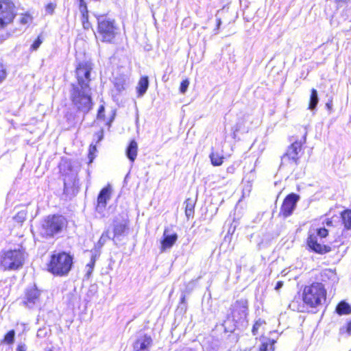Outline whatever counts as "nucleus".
I'll use <instances>...</instances> for the list:
<instances>
[{
    "instance_id": "nucleus-32",
    "label": "nucleus",
    "mask_w": 351,
    "mask_h": 351,
    "mask_svg": "<svg viewBox=\"0 0 351 351\" xmlns=\"http://www.w3.org/2000/svg\"><path fill=\"white\" fill-rule=\"evenodd\" d=\"M57 7L56 2H49L45 5V14L47 15H52L55 12Z\"/></svg>"
},
{
    "instance_id": "nucleus-46",
    "label": "nucleus",
    "mask_w": 351,
    "mask_h": 351,
    "mask_svg": "<svg viewBox=\"0 0 351 351\" xmlns=\"http://www.w3.org/2000/svg\"><path fill=\"white\" fill-rule=\"evenodd\" d=\"M326 107H327V108H328L329 110H332V104H331V103H330H330H327V104H326Z\"/></svg>"
},
{
    "instance_id": "nucleus-12",
    "label": "nucleus",
    "mask_w": 351,
    "mask_h": 351,
    "mask_svg": "<svg viewBox=\"0 0 351 351\" xmlns=\"http://www.w3.org/2000/svg\"><path fill=\"white\" fill-rule=\"evenodd\" d=\"M41 291L36 286L28 287L25 290L23 304L27 308H33L40 303Z\"/></svg>"
},
{
    "instance_id": "nucleus-5",
    "label": "nucleus",
    "mask_w": 351,
    "mask_h": 351,
    "mask_svg": "<svg viewBox=\"0 0 351 351\" xmlns=\"http://www.w3.org/2000/svg\"><path fill=\"white\" fill-rule=\"evenodd\" d=\"M97 32L101 41L112 43L117 34L118 27L114 19L107 16V14H96Z\"/></svg>"
},
{
    "instance_id": "nucleus-18",
    "label": "nucleus",
    "mask_w": 351,
    "mask_h": 351,
    "mask_svg": "<svg viewBox=\"0 0 351 351\" xmlns=\"http://www.w3.org/2000/svg\"><path fill=\"white\" fill-rule=\"evenodd\" d=\"M152 344V339L148 335H143L137 338L133 344L134 351H144Z\"/></svg>"
},
{
    "instance_id": "nucleus-39",
    "label": "nucleus",
    "mask_w": 351,
    "mask_h": 351,
    "mask_svg": "<svg viewBox=\"0 0 351 351\" xmlns=\"http://www.w3.org/2000/svg\"><path fill=\"white\" fill-rule=\"evenodd\" d=\"M79 10L88 9L87 3L85 0H77Z\"/></svg>"
},
{
    "instance_id": "nucleus-2",
    "label": "nucleus",
    "mask_w": 351,
    "mask_h": 351,
    "mask_svg": "<svg viewBox=\"0 0 351 351\" xmlns=\"http://www.w3.org/2000/svg\"><path fill=\"white\" fill-rule=\"evenodd\" d=\"M74 266V256L70 252L53 251L46 263V270L55 277H66Z\"/></svg>"
},
{
    "instance_id": "nucleus-26",
    "label": "nucleus",
    "mask_w": 351,
    "mask_h": 351,
    "mask_svg": "<svg viewBox=\"0 0 351 351\" xmlns=\"http://www.w3.org/2000/svg\"><path fill=\"white\" fill-rule=\"evenodd\" d=\"M210 159L213 166H220L223 162L224 157L217 152H212L210 154Z\"/></svg>"
},
{
    "instance_id": "nucleus-33",
    "label": "nucleus",
    "mask_w": 351,
    "mask_h": 351,
    "mask_svg": "<svg viewBox=\"0 0 351 351\" xmlns=\"http://www.w3.org/2000/svg\"><path fill=\"white\" fill-rule=\"evenodd\" d=\"M8 76V69L6 65L0 61V84L5 80Z\"/></svg>"
},
{
    "instance_id": "nucleus-25",
    "label": "nucleus",
    "mask_w": 351,
    "mask_h": 351,
    "mask_svg": "<svg viewBox=\"0 0 351 351\" xmlns=\"http://www.w3.org/2000/svg\"><path fill=\"white\" fill-rule=\"evenodd\" d=\"M318 103V95L317 91L315 88H312L311 90V95H310V99L308 102V108L309 110H314Z\"/></svg>"
},
{
    "instance_id": "nucleus-9",
    "label": "nucleus",
    "mask_w": 351,
    "mask_h": 351,
    "mask_svg": "<svg viewBox=\"0 0 351 351\" xmlns=\"http://www.w3.org/2000/svg\"><path fill=\"white\" fill-rule=\"evenodd\" d=\"M16 16L14 3L12 0H0V32L12 25Z\"/></svg>"
},
{
    "instance_id": "nucleus-43",
    "label": "nucleus",
    "mask_w": 351,
    "mask_h": 351,
    "mask_svg": "<svg viewBox=\"0 0 351 351\" xmlns=\"http://www.w3.org/2000/svg\"><path fill=\"white\" fill-rule=\"evenodd\" d=\"M350 0H335L337 4L339 5L341 3H346L349 2Z\"/></svg>"
},
{
    "instance_id": "nucleus-47",
    "label": "nucleus",
    "mask_w": 351,
    "mask_h": 351,
    "mask_svg": "<svg viewBox=\"0 0 351 351\" xmlns=\"http://www.w3.org/2000/svg\"><path fill=\"white\" fill-rule=\"evenodd\" d=\"M112 119H113V117H112V119L110 120V121L108 122V125L110 126V123L112 121Z\"/></svg>"
},
{
    "instance_id": "nucleus-10",
    "label": "nucleus",
    "mask_w": 351,
    "mask_h": 351,
    "mask_svg": "<svg viewBox=\"0 0 351 351\" xmlns=\"http://www.w3.org/2000/svg\"><path fill=\"white\" fill-rule=\"evenodd\" d=\"M248 300L245 298L237 299L230 307L228 317L238 322L245 319L248 315Z\"/></svg>"
},
{
    "instance_id": "nucleus-22",
    "label": "nucleus",
    "mask_w": 351,
    "mask_h": 351,
    "mask_svg": "<svg viewBox=\"0 0 351 351\" xmlns=\"http://www.w3.org/2000/svg\"><path fill=\"white\" fill-rule=\"evenodd\" d=\"M335 312L339 315H349L351 313V306L342 300L336 306Z\"/></svg>"
},
{
    "instance_id": "nucleus-6",
    "label": "nucleus",
    "mask_w": 351,
    "mask_h": 351,
    "mask_svg": "<svg viewBox=\"0 0 351 351\" xmlns=\"http://www.w3.org/2000/svg\"><path fill=\"white\" fill-rule=\"evenodd\" d=\"M91 88H82L75 84H71L70 99L76 110L87 113L93 107Z\"/></svg>"
},
{
    "instance_id": "nucleus-4",
    "label": "nucleus",
    "mask_w": 351,
    "mask_h": 351,
    "mask_svg": "<svg viewBox=\"0 0 351 351\" xmlns=\"http://www.w3.org/2000/svg\"><path fill=\"white\" fill-rule=\"evenodd\" d=\"M329 230L324 227L317 228L313 232H308L306 239V247L309 252L319 255L328 254L332 250L330 244L325 243L324 239L329 236Z\"/></svg>"
},
{
    "instance_id": "nucleus-16",
    "label": "nucleus",
    "mask_w": 351,
    "mask_h": 351,
    "mask_svg": "<svg viewBox=\"0 0 351 351\" xmlns=\"http://www.w3.org/2000/svg\"><path fill=\"white\" fill-rule=\"evenodd\" d=\"M168 232L169 230L167 228L164 230L163 235L160 241V251L162 253L171 249L178 240V237L176 233L169 234Z\"/></svg>"
},
{
    "instance_id": "nucleus-48",
    "label": "nucleus",
    "mask_w": 351,
    "mask_h": 351,
    "mask_svg": "<svg viewBox=\"0 0 351 351\" xmlns=\"http://www.w3.org/2000/svg\"><path fill=\"white\" fill-rule=\"evenodd\" d=\"M47 351H53V350H51V349H49V350H47Z\"/></svg>"
},
{
    "instance_id": "nucleus-27",
    "label": "nucleus",
    "mask_w": 351,
    "mask_h": 351,
    "mask_svg": "<svg viewBox=\"0 0 351 351\" xmlns=\"http://www.w3.org/2000/svg\"><path fill=\"white\" fill-rule=\"evenodd\" d=\"M33 19L32 15L29 12H25L21 14L19 23L22 25H29L32 22Z\"/></svg>"
},
{
    "instance_id": "nucleus-8",
    "label": "nucleus",
    "mask_w": 351,
    "mask_h": 351,
    "mask_svg": "<svg viewBox=\"0 0 351 351\" xmlns=\"http://www.w3.org/2000/svg\"><path fill=\"white\" fill-rule=\"evenodd\" d=\"M93 69V63L90 61H82L77 63L75 69V77L76 85L82 88H91V72Z\"/></svg>"
},
{
    "instance_id": "nucleus-35",
    "label": "nucleus",
    "mask_w": 351,
    "mask_h": 351,
    "mask_svg": "<svg viewBox=\"0 0 351 351\" xmlns=\"http://www.w3.org/2000/svg\"><path fill=\"white\" fill-rule=\"evenodd\" d=\"M95 262H96V256L93 255L90 258V261L86 265V267L88 268V270L87 271V276L88 277L91 275V274L93 271V269L95 265Z\"/></svg>"
},
{
    "instance_id": "nucleus-1",
    "label": "nucleus",
    "mask_w": 351,
    "mask_h": 351,
    "mask_svg": "<svg viewBox=\"0 0 351 351\" xmlns=\"http://www.w3.org/2000/svg\"><path fill=\"white\" fill-rule=\"evenodd\" d=\"M334 276L332 270L325 269L319 273V281H314L303 286L301 300L293 298L289 306L294 311L306 313L308 309H316L322 306L327 299V289L325 283Z\"/></svg>"
},
{
    "instance_id": "nucleus-14",
    "label": "nucleus",
    "mask_w": 351,
    "mask_h": 351,
    "mask_svg": "<svg viewBox=\"0 0 351 351\" xmlns=\"http://www.w3.org/2000/svg\"><path fill=\"white\" fill-rule=\"evenodd\" d=\"M339 217L343 226L341 237L343 238L351 237V208H346L341 211Z\"/></svg>"
},
{
    "instance_id": "nucleus-11",
    "label": "nucleus",
    "mask_w": 351,
    "mask_h": 351,
    "mask_svg": "<svg viewBox=\"0 0 351 351\" xmlns=\"http://www.w3.org/2000/svg\"><path fill=\"white\" fill-rule=\"evenodd\" d=\"M300 199V196L295 193H291L286 195L280 206L279 216H282L283 218L291 216Z\"/></svg>"
},
{
    "instance_id": "nucleus-21",
    "label": "nucleus",
    "mask_w": 351,
    "mask_h": 351,
    "mask_svg": "<svg viewBox=\"0 0 351 351\" xmlns=\"http://www.w3.org/2000/svg\"><path fill=\"white\" fill-rule=\"evenodd\" d=\"M149 86V78L147 76H141L136 87L138 97L143 96L147 91Z\"/></svg>"
},
{
    "instance_id": "nucleus-3",
    "label": "nucleus",
    "mask_w": 351,
    "mask_h": 351,
    "mask_svg": "<svg viewBox=\"0 0 351 351\" xmlns=\"http://www.w3.org/2000/svg\"><path fill=\"white\" fill-rule=\"evenodd\" d=\"M68 223L67 219L61 214L48 215L41 221L38 227V234L43 239L53 238L65 231Z\"/></svg>"
},
{
    "instance_id": "nucleus-28",
    "label": "nucleus",
    "mask_w": 351,
    "mask_h": 351,
    "mask_svg": "<svg viewBox=\"0 0 351 351\" xmlns=\"http://www.w3.org/2000/svg\"><path fill=\"white\" fill-rule=\"evenodd\" d=\"M43 42V36L40 34L38 35V36L35 38V40L31 44V45L29 47V51L32 52V51H36L40 47V46L41 45Z\"/></svg>"
},
{
    "instance_id": "nucleus-44",
    "label": "nucleus",
    "mask_w": 351,
    "mask_h": 351,
    "mask_svg": "<svg viewBox=\"0 0 351 351\" xmlns=\"http://www.w3.org/2000/svg\"><path fill=\"white\" fill-rule=\"evenodd\" d=\"M216 21H217L216 28L219 29L220 25L221 24V20L220 18H218V19H217Z\"/></svg>"
},
{
    "instance_id": "nucleus-24",
    "label": "nucleus",
    "mask_w": 351,
    "mask_h": 351,
    "mask_svg": "<svg viewBox=\"0 0 351 351\" xmlns=\"http://www.w3.org/2000/svg\"><path fill=\"white\" fill-rule=\"evenodd\" d=\"M276 340L269 339L267 341L262 342L258 351H274Z\"/></svg>"
},
{
    "instance_id": "nucleus-20",
    "label": "nucleus",
    "mask_w": 351,
    "mask_h": 351,
    "mask_svg": "<svg viewBox=\"0 0 351 351\" xmlns=\"http://www.w3.org/2000/svg\"><path fill=\"white\" fill-rule=\"evenodd\" d=\"M125 154L128 158L132 162L136 160L138 154V143L134 139L130 141L129 145L125 149Z\"/></svg>"
},
{
    "instance_id": "nucleus-29",
    "label": "nucleus",
    "mask_w": 351,
    "mask_h": 351,
    "mask_svg": "<svg viewBox=\"0 0 351 351\" xmlns=\"http://www.w3.org/2000/svg\"><path fill=\"white\" fill-rule=\"evenodd\" d=\"M14 337L15 331L14 330H10L5 333L3 339H2V342L8 345L12 344L14 341Z\"/></svg>"
},
{
    "instance_id": "nucleus-23",
    "label": "nucleus",
    "mask_w": 351,
    "mask_h": 351,
    "mask_svg": "<svg viewBox=\"0 0 351 351\" xmlns=\"http://www.w3.org/2000/svg\"><path fill=\"white\" fill-rule=\"evenodd\" d=\"M81 13V21L82 24L85 29H88L92 27V24L89 21V14H88V10L85 9L82 10H80Z\"/></svg>"
},
{
    "instance_id": "nucleus-45",
    "label": "nucleus",
    "mask_w": 351,
    "mask_h": 351,
    "mask_svg": "<svg viewBox=\"0 0 351 351\" xmlns=\"http://www.w3.org/2000/svg\"><path fill=\"white\" fill-rule=\"evenodd\" d=\"M186 301V297L185 295H182L180 298V303H184Z\"/></svg>"
},
{
    "instance_id": "nucleus-13",
    "label": "nucleus",
    "mask_w": 351,
    "mask_h": 351,
    "mask_svg": "<svg viewBox=\"0 0 351 351\" xmlns=\"http://www.w3.org/2000/svg\"><path fill=\"white\" fill-rule=\"evenodd\" d=\"M302 142L295 141L290 145L284 157L289 162L298 164V160L302 154Z\"/></svg>"
},
{
    "instance_id": "nucleus-42",
    "label": "nucleus",
    "mask_w": 351,
    "mask_h": 351,
    "mask_svg": "<svg viewBox=\"0 0 351 351\" xmlns=\"http://www.w3.org/2000/svg\"><path fill=\"white\" fill-rule=\"evenodd\" d=\"M284 285V282L283 281H278L276 286H275V290L278 291L279 290L281 287H282V286Z\"/></svg>"
},
{
    "instance_id": "nucleus-37",
    "label": "nucleus",
    "mask_w": 351,
    "mask_h": 351,
    "mask_svg": "<svg viewBox=\"0 0 351 351\" xmlns=\"http://www.w3.org/2000/svg\"><path fill=\"white\" fill-rule=\"evenodd\" d=\"M189 85V80L188 79H184L180 82L179 90L182 94H184Z\"/></svg>"
},
{
    "instance_id": "nucleus-17",
    "label": "nucleus",
    "mask_w": 351,
    "mask_h": 351,
    "mask_svg": "<svg viewBox=\"0 0 351 351\" xmlns=\"http://www.w3.org/2000/svg\"><path fill=\"white\" fill-rule=\"evenodd\" d=\"M128 230V221H119L114 220L112 225V232L113 237L112 238L114 240L115 238H119L120 237H123L125 235Z\"/></svg>"
},
{
    "instance_id": "nucleus-19",
    "label": "nucleus",
    "mask_w": 351,
    "mask_h": 351,
    "mask_svg": "<svg viewBox=\"0 0 351 351\" xmlns=\"http://www.w3.org/2000/svg\"><path fill=\"white\" fill-rule=\"evenodd\" d=\"M184 213L187 220L193 219L195 215V208L196 200L191 197H188L184 201Z\"/></svg>"
},
{
    "instance_id": "nucleus-36",
    "label": "nucleus",
    "mask_w": 351,
    "mask_h": 351,
    "mask_svg": "<svg viewBox=\"0 0 351 351\" xmlns=\"http://www.w3.org/2000/svg\"><path fill=\"white\" fill-rule=\"evenodd\" d=\"M341 335H351V320L348 322L346 324L340 329Z\"/></svg>"
},
{
    "instance_id": "nucleus-31",
    "label": "nucleus",
    "mask_w": 351,
    "mask_h": 351,
    "mask_svg": "<svg viewBox=\"0 0 351 351\" xmlns=\"http://www.w3.org/2000/svg\"><path fill=\"white\" fill-rule=\"evenodd\" d=\"M266 324L265 321L261 319L256 320L252 328V333L253 335H256L258 333L259 329L261 326Z\"/></svg>"
},
{
    "instance_id": "nucleus-30",
    "label": "nucleus",
    "mask_w": 351,
    "mask_h": 351,
    "mask_svg": "<svg viewBox=\"0 0 351 351\" xmlns=\"http://www.w3.org/2000/svg\"><path fill=\"white\" fill-rule=\"evenodd\" d=\"M109 234V230H106L101 234L97 243L99 248L103 247L106 243V241L110 239Z\"/></svg>"
},
{
    "instance_id": "nucleus-7",
    "label": "nucleus",
    "mask_w": 351,
    "mask_h": 351,
    "mask_svg": "<svg viewBox=\"0 0 351 351\" xmlns=\"http://www.w3.org/2000/svg\"><path fill=\"white\" fill-rule=\"evenodd\" d=\"M25 263L23 248L3 250L0 252V267L3 271L17 270Z\"/></svg>"
},
{
    "instance_id": "nucleus-41",
    "label": "nucleus",
    "mask_w": 351,
    "mask_h": 351,
    "mask_svg": "<svg viewBox=\"0 0 351 351\" xmlns=\"http://www.w3.org/2000/svg\"><path fill=\"white\" fill-rule=\"evenodd\" d=\"M323 224H325L326 226H328V227H331L333 226V221H332V218H326L324 221V222L323 223Z\"/></svg>"
},
{
    "instance_id": "nucleus-34",
    "label": "nucleus",
    "mask_w": 351,
    "mask_h": 351,
    "mask_svg": "<svg viewBox=\"0 0 351 351\" xmlns=\"http://www.w3.org/2000/svg\"><path fill=\"white\" fill-rule=\"evenodd\" d=\"M97 152V147L95 145H90L88 149V164L93 162V160L95 158V153Z\"/></svg>"
},
{
    "instance_id": "nucleus-40",
    "label": "nucleus",
    "mask_w": 351,
    "mask_h": 351,
    "mask_svg": "<svg viewBox=\"0 0 351 351\" xmlns=\"http://www.w3.org/2000/svg\"><path fill=\"white\" fill-rule=\"evenodd\" d=\"M16 351H27V346L25 343H20L16 346Z\"/></svg>"
},
{
    "instance_id": "nucleus-15",
    "label": "nucleus",
    "mask_w": 351,
    "mask_h": 351,
    "mask_svg": "<svg viewBox=\"0 0 351 351\" xmlns=\"http://www.w3.org/2000/svg\"><path fill=\"white\" fill-rule=\"evenodd\" d=\"M111 195L112 188L108 184L100 190L97 195L96 209L101 211L104 210L107 206L108 202L111 198Z\"/></svg>"
},
{
    "instance_id": "nucleus-38",
    "label": "nucleus",
    "mask_w": 351,
    "mask_h": 351,
    "mask_svg": "<svg viewBox=\"0 0 351 351\" xmlns=\"http://www.w3.org/2000/svg\"><path fill=\"white\" fill-rule=\"evenodd\" d=\"M104 111H105L104 106V105L99 106L98 110H97V117L98 119L102 120V121L105 120L106 117H105Z\"/></svg>"
}]
</instances>
